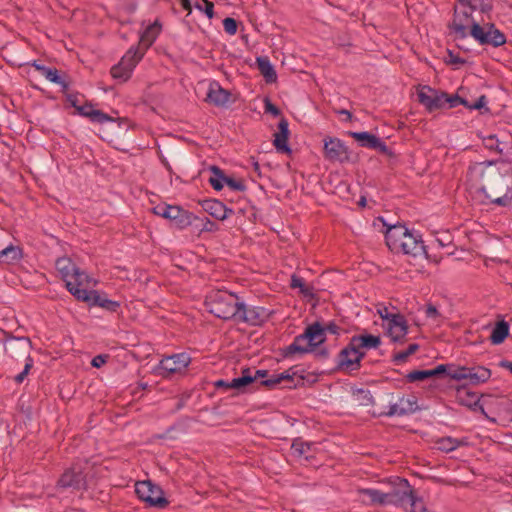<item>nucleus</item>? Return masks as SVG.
<instances>
[{
    "mask_svg": "<svg viewBox=\"0 0 512 512\" xmlns=\"http://www.w3.org/2000/svg\"><path fill=\"white\" fill-rule=\"evenodd\" d=\"M467 182L482 204L512 205V169L497 161L475 162L468 167Z\"/></svg>",
    "mask_w": 512,
    "mask_h": 512,
    "instance_id": "obj_1",
    "label": "nucleus"
},
{
    "mask_svg": "<svg viewBox=\"0 0 512 512\" xmlns=\"http://www.w3.org/2000/svg\"><path fill=\"white\" fill-rule=\"evenodd\" d=\"M5 352L11 359H24L25 365L21 373L14 377L17 384H21L28 376L34 361L30 356L32 343L29 337H16L10 332H4Z\"/></svg>",
    "mask_w": 512,
    "mask_h": 512,
    "instance_id": "obj_2",
    "label": "nucleus"
},
{
    "mask_svg": "<svg viewBox=\"0 0 512 512\" xmlns=\"http://www.w3.org/2000/svg\"><path fill=\"white\" fill-rule=\"evenodd\" d=\"M323 344L322 324L318 321L308 325L304 332L294 338V341L283 348L282 355L290 358L295 354H306L315 351V348Z\"/></svg>",
    "mask_w": 512,
    "mask_h": 512,
    "instance_id": "obj_3",
    "label": "nucleus"
},
{
    "mask_svg": "<svg viewBox=\"0 0 512 512\" xmlns=\"http://www.w3.org/2000/svg\"><path fill=\"white\" fill-rule=\"evenodd\" d=\"M206 305L209 312L216 317L235 321L240 301L235 293L218 290L207 297Z\"/></svg>",
    "mask_w": 512,
    "mask_h": 512,
    "instance_id": "obj_4",
    "label": "nucleus"
},
{
    "mask_svg": "<svg viewBox=\"0 0 512 512\" xmlns=\"http://www.w3.org/2000/svg\"><path fill=\"white\" fill-rule=\"evenodd\" d=\"M386 505L393 504L408 510V506H420V512H426L421 499H419L408 480L397 477L391 489L386 492Z\"/></svg>",
    "mask_w": 512,
    "mask_h": 512,
    "instance_id": "obj_5",
    "label": "nucleus"
},
{
    "mask_svg": "<svg viewBox=\"0 0 512 512\" xmlns=\"http://www.w3.org/2000/svg\"><path fill=\"white\" fill-rule=\"evenodd\" d=\"M469 34L480 45L500 47L507 41L505 34L496 28L492 22L481 25L476 20H472Z\"/></svg>",
    "mask_w": 512,
    "mask_h": 512,
    "instance_id": "obj_6",
    "label": "nucleus"
},
{
    "mask_svg": "<svg viewBox=\"0 0 512 512\" xmlns=\"http://www.w3.org/2000/svg\"><path fill=\"white\" fill-rule=\"evenodd\" d=\"M456 400L460 405H463L474 412L479 411L489 421H496L494 418L489 417L485 411V406L494 403V397L492 395L482 394L479 397L475 392L469 391L466 387H459L456 391Z\"/></svg>",
    "mask_w": 512,
    "mask_h": 512,
    "instance_id": "obj_7",
    "label": "nucleus"
},
{
    "mask_svg": "<svg viewBox=\"0 0 512 512\" xmlns=\"http://www.w3.org/2000/svg\"><path fill=\"white\" fill-rule=\"evenodd\" d=\"M190 362L191 357L186 353L173 354L163 358L155 372L163 378H170L175 374H183Z\"/></svg>",
    "mask_w": 512,
    "mask_h": 512,
    "instance_id": "obj_8",
    "label": "nucleus"
},
{
    "mask_svg": "<svg viewBox=\"0 0 512 512\" xmlns=\"http://www.w3.org/2000/svg\"><path fill=\"white\" fill-rule=\"evenodd\" d=\"M143 55L144 52H140L139 48L131 47L122 57L121 61L111 68V76L116 80L126 82L130 79L133 69L142 59Z\"/></svg>",
    "mask_w": 512,
    "mask_h": 512,
    "instance_id": "obj_9",
    "label": "nucleus"
},
{
    "mask_svg": "<svg viewBox=\"0 0 512 512\" xmlns=\"http://www.w3.org/2000/svg\"><path fill=\"white\" fill-rule=\"evenodd\" d=\"M135 492L141 500L148 503L151 507L164 509L169 504L168 500L163 496L161 488L152 484L151 481L137 482Z\"/></svg>",
    "mask_w": 512,
    "mask_h": 512,
    "instance_id": "obj_10",
    "label": "nucleus"
},
{
    "mask_svg": "<svg viewBox=\"0 0 512 512\" xmlns=\"http://www.w3.org/2000/svg\"><path fill=\"white\" fill-rule=\"evenodd\" d=\"M305 377L300 373L297 366L291 367L287 371L279 374H273L269 379L261 382V384L268 389H273L282 383L283 388L293 389L304 385Z\"/></svg>",
    "mask_w": 512,
    "mask_h": 512,
    "instance_id": "obj_11",
    "label": "nucleus"
},
{
    "mask_svg": "<svg viewBox=\"0 0 512 512\" xmlns=\"http://www.w3.org/2000/svg\"><path fill=\"white\" fill-rule=\"evenodd\" d=\"M235 321L251 326H261L270 318V311L262 306H247L240 302Z\"/></svg>",
    "mask_w": 512,
    "mask_h": 512,
    "instance_id": "obj_12",
    "label": "nucleus"
},
{
    "mask_svg": "<svg viewBox=\"0 0 512 512\" xmlns=\"http://www.w3.org/2000/svg\"><path fill=\"white\" fill-rule=\"evenodd\" d=\"M490 377V369L484 366H457L453 373H451V379L456 381L468 380L472 385L485 383Z\"/></svg>",
    "mask_w": 512,
    "mask_h": 512,
    "instance_id": "obj_13",
    "label": "nucleus"
},
{
    "mask_svg": "<svg viewBox=\"0 0 512 512\" xmlns=\"http://www.w3.org/2000/svg\"><path fill=\"white\" fill-rule=\"evenodd\" d=\"M490 377V369L484 366H457L453 373H451V379L456 381L468 380L472 385L485 383Z\"/></svg>",
    "mask_w": 512,
    "mask_h": 512,
    "instance_id": "obj_14",
    "label": "nucleus"
},
{
    "mask_svg": "<svg viewBox=\"0 0 512 512\" xmlns=\"http://www.w3.org/2000/svg\"><path fill=\"white\" fill-rule=\"evenodd\" d=\"M365 351L362 348L353 347L349 342L337 355V368L339 370L350 369L359 370L361 360L365 357Z\"/></svg>",
    "mask_w": 512,
    "mask_h": 512,
    "instance_id": "obj_15",
    "label": "nucleus"
},
{
    "mask_svg": "<svg viewBox=\"0 0 512 512\" xmlns=\"http://www.w3.org/2000/svg\"><path fill=\"white\" fill-rule=\"evenodd\" d=\"M447 93L434 89L428 85L420 86L417 91L418 101L425 106L429 112L442 109L446 105Z\"/></svg>",
    "mask_w": 512,
    "mask_h": 512,
    "instance_id": "obj_16",
    "label": "nucleus"
},
{
    "mask_svg": "<svg viewBox=\"0 0 512 512\" xmlns=\"http://www.w3.org/2000/svg\"><path fill=\"white\" fill-rule=\"evenodd\" d=\"M209 170L212 173V176L209 178V183L214 190H222L224 184H226L232 191L244 192L246 190V185L242 179H235L227 176L220 167L211 165Z\"/></svg>",
    "mask_w": 512,
    "mask_h": 512,
    "instance_id": "obj_17",
    "label": "nucleus"
},
{
    "mask_svg": "<svg viewBox=\"0 0 512 512\" xmlns=\"http://www.w3.org/2000/svg\"><path fill=\"white\" fill-rule=\"evenodd\" d=\"M77 300L86 302L89 306H98L109 312H117L120 308L118 301L110 300L105 293L97 290H76Z\"/></svg>",
    "mask_w": 512,
    "mask_h": 512,
    "instance_id": "obj_18",
    "label": "nucleus"
},
{
    "mask_svg": "<svg viewBox=\"0 0 512 512\" xmlns=\"http://www.w3.org/2000/svg\"><path fill=\"white\" fill-rule=\"evenodd\" d=\"M421 410L417 403V397L414 395H410L408 397L399 398L398 402L391 403L387 407V410L380 411L378 416H405L413 414L417 411Z\"/></svg>",
    "mask_w": 512,
    "mask_h": 512,
    "instance_id": "obj_19",
    "label": "nucleus"
},
{
    "mask_svg": "<svg viewBox=\"0 0 512 512\" xmlns=\"http://www.w3.org/2000/svg\"><path fill=\"white\" fill-rule=\"evenodd\" d=\"M472 12L468 8H464L461 12L455 8L453 20L448 24L450 35H453L454 40H463L467 37V28L470 27L472 20H474L471 17Z\"/></svg>",
    "mask_w": 512,
    "mask_h": 512,
    "instance_id": "obj_20",
    "label": "nucleus"
},
{
    "mask_svg": "<svg viewBox=\"0 0 512 512\" xmlns=\"http://www.w3.org/2000/svg\"><path fill=\"white\" fill-rule=\"evenodd\" d=\"M323 142V153L327 160L341 163L350 160L348 148L339 138L327 136L323 139Z\"/></svg>",
    "mask_w": 512,
    "mask_h": 512,
    "instance_id": "obj_21",
    "label": "nucleus"
},
{
    "mask_svg": "<svg viewBox=\"0 0 512 512\" xmlns=\"http://www.w3.org/2000/svg\"><path fill=\"white\" fill-rule=\"evenodd\" d=\"M58 484L62 488H73L76 490L86 488V476L83 472L82 465L76 463L65 470L58 480Z\"/></svg>",
    "mask_w": 512,
    "mask_h": 512,
    "instance_id": "obj_22",
    "label": "nucleus"
},
{
    "mask_svg": "<svg viewBox=\"0 0 512 512\" xmlns=\"http://www.w3.org/2000/svg\"><path fill=\"white\" fill-rule=\"evenodd\" d=\"M408 323L404 315L397 313L392 314L391 319L387 323V332L394 343H404L405 337L408 334Z\"/></svg>",
    "mask_w": 512,
    "mask_h": 512,
    "instance_id": "obj_23",
    "label": "nucleus"
},
{
    "mask_svg": "<svg viewBox=\"0 0 512 512\" xmlns=\"http://www.w3.org/2000/svg\"><path fill=\"white\" fill-rule=\"evenodd\" d=\"M394 253H403L414 257L426 254V247L421 236H416L409 231L402 242L395 249Z\"/></svg>",
    "mask_w": 512,
    "mask_h": 512,
    "instance_id": "obj_24",
    "label": "nucleus"
},
{
    "mask_svg": "<svg viewBox=\"0 0 512 512\" xmlns=\"http://www.w3.org/2000/svg\"><path fill=\"white\" fill-rule=\"evenodd\" d=\"M290 136L289 123L285 117H281L278 123V132L274 134L273 145L277 152L288 154L292 153L290 146L288 145V139Z\"/></svg>",
    "mask_w": 512,
    "mask_h": 512,
    "instance_id": "obj_25",
    "label": "nucleus"
},
{
    "mask_svg": "<svg viewBox=\"0 0 512 512\" xmlns=\"http://www.w3.org/2000/svg\"><path fill=\"white\" fill-rule=\"evenodd\" d=\"M95 284L96 283L93 282V279L88 276L85 271L77 267L76 271H74L72 279L68 281L66 287L68 291L77 299L78 294L76 293V290H89V288H91V286H95Z\"/></svg>",
    "mask_w": 512,
    "mask_h": 512,
    "instance_id": "obj_26",
    "label": "nucleus"
},
{
    "mask_svg": "<svg viewBox=\"0 0 512 512\" xmlns=\"http://www.w3.org/2000/svg\"><path fill=\"white\" fill-rule=\"evenodd\" d=\"M384 225L387 226V230L385 232L386 244L389 249L394 252L402 242V239H404V236L409 233V230L399 222L393 225H387L384 223Z\"/></svg>",
    "mask_w": 512,
    "mask_h": 512,
    "instance_id": "obj_27",
    "label": "nucleus"
},
{
    "mask_svg": "<svg viewBox=\"0 0 512 512\" xmlns=\"http://www.w3.org/2000/svg\"><path fill=\"white\" fill-rule=\"evenodd\" d=\"M77 114L89 118L94 123L103 124L105 122H115L117 119L111 117L110 115L104 113L101 110H97L93 108V105L90 102H85L83 105H79L76 110ZM118 120H121L118 118Z\"/></svg>",
    "mask_w": 512,
    "mask_h": 512,
    "instance_id": "obj_28",
    "label": "nucleus"
},
{
    "mask_svg": "<svg viewBox=\"0 0 512 512\" xmlns=\"http://www.w3.org/2000/svg\"><path fill=\"white\" fill-rule=\"evenodd\" d=\"M483 144L485 148L491 151H496L506 160L512 158V142H502L495 134H491L483 137Z\"/></svg>",
    "mask_w": 512,
    "mask_h": 512,
    "instance_id": "obj_29",
    "label": "nucleus"
},
{
    "mask_svg": "<svg viewBox=\"0 0 512 512\" xmlns=\"http://www.w3.org/2000/svg\"><path fill=\"white\" fill-rule=\"evenodd\" d=\"M203 210L217 220H224L229 214L233 213L232 209H228L221 201L216 199H205L200 202Z\"/></svg>",
    "mask_w": 512,
    "mask_h": 512,
    "instance_id": "obj_30",
    "label": "nucleus"
},
{
    "mask_svg": "<svg viewBox=\"0 0 512 512\" xmlns=\"http://www.w3.org/2000/svg\"><path fill=\"white\" fill-rule=\"evenodd\" d=\"M230 98V91L222 88L216 81L210 83L206 98L209 103L215 106H225L230 101Z\"/></svg>",
    "mask_w": 512,
    "mask_h": 512,
    "instance_id": "obj_31",
    "label": "nucleus"
},
{
    "mask_svg": "<svg viewBox=\"0 0 512 512\" xmlns=\"http://www.w3.org/2000/svg\"><path fill=\"white\" fill-rule=\"evenodd\" d=\"M349 342L352 343L353 347L362 349H376L381 344V338L380 336L365 333L352 336Z\"/></svg>",
    "mask_w": 512,
    "mask_h": 512,
    "instance_id": "obj_32",
    "label": "nucleus"
},
{
    "mask_svg": "<svg viewBox=\"0 0 512 512\" xmlns=\"http://www.w3.org/2000/svg\"><path fill=\"white\" fill-rule=\"evenodd\" d=\"M162 25L158 20L149 25L141 34L139 44L144 48L145 52L155 42L156 38L161 32Z\"/></svg>",
    "mask_w": 512,
    "mask_h": 512,
    "instance_id": "obj_33",
    "label": "nucleus"
},
{
    "mask_svg": "<svg viewBox=\"0 0 512 512\" xmlns=\"http://www.w3.org/2000/svg\"><path fill=\"white\" fill-rule=\"evenodd\" d=\"M257 68L261 75L264 77L266 83H275L277 80V73L266 56H260L256 59Z\"/></svg>",
    "mask_w": 512,
    "mask_h": 512,
    "instance_id": "obj_34",
    "label": "nucleus"
},
{
    "mask_svg": "<svg viewBox=\"0 0 512 512\" xmlns=\"http://www.w3.org/2000/svg\"><path fill=\"white\" fill-rule=\"evenodd\" d=\"M290 287L293 289L299 288L301 295L308 300L317 299L313 286L307 285L305 280L296 274L291 275Z\"/></svg>",
    "mask_w": 512,
    "mask_h": 512,
    "instance_id": "obj_35",
    "label": "nucleus"
},
{
    "mask_svg": "<svg viewBox=\"0 0 512 512\" xmlns=\"http://www.w3.org/2000/svg\"><path fill=\"white\" fill-rule=\"evenodd\" d=\"M56 268L61 275V278L68 284V281L72 279L74 271H76L77 266L71 261L69 258H59L56 261Z\"/></svg>",
    "mask_w": 512,
    "mask_h": 512,
    "instance_id": "obj_36",
    "label": "nucleus"
},
{
    "mask_svg": "<svg viewBox=\"0 0 512 512\" xmlns=\"http://www.w3.org/2000/svg\"><path fill=\"white\" fill-rule=\"evenodd\" d=\"M437 448L443 452H451L461 446L468 445L466 438L442 437L436 441Z\"/></svg>",
    "mask_w": 512,
    "mask_h": 512,
    "instance_id": "obj_37",
    "label": "nucleus"
},
{
    "mask_svg": "<svg viewBox=\"0 0 512 512\" xmlns=\"http://www.w3.org/2000/svg\"><path fill=\"white\" fill-rule=\"evenodd\" d=\"M509 335V325L506 321L501 320L496 323L494 326L491 335L490 341L494 345H499L505 341V339Z\"/></svg>",
    "mask_w": 512,
    "mask_h": 512,
    "instance_id": "obj_38",
    "label": "nucleus"
},
{
    "mask_svg": "<svg viewBox=\"0 0 512 512\" xmlns=\"http://www.w3.org/2000/svg\"><path fill=\"white\" fill-rule=\"evenodd\" d=\"M22 258V249L18 246L9 245L0 250V263L10 264Z\"/></svg>",
    "mask_w": 512,
    "mask_h": 512,
    "instance_id": "obj_39",
    "label": "nucleus"
},
{
    "mask_svg": "<svg viewBox=\"0 0 512 512\" xmlns=\"http://www.w3.org/2000/svg\"><path fill=\"white\" fill-rule=\"evenodd\" d=\"M254 383V378H252V369L245 368L242 370L241 376L234 378L230 381V388L238 391H244L245 388Z\"/></svg>",
    "mask_w": 512,
    "mask_h": 512,
    "instance_id": "obj_40",
    "label": "nucleus"
},
{
    "mask_svg": "<svg viewBox=\"0 0 512 512\" xmlns=\"http://www.w3.org/2000/svg\"><path fill=\"white\" fill-rule=\"evenodd\" d=\"M32 67H34L35 70L40 72L51 83H61L60 77L62 76V72H60L56 68L39 64L37 61H34L32 63Z\"/></svg>",
    "mask_w": 512,
    "mask_h": 512,
    "instance_id": "obj_41",
    "label": "nucleus"
},
{
    "mask_svg": "<svg viewBox=\"0 0 512 512\" xmlns=\"http://www.w3.org/2000/svg\"><path fill=\"white\" fill-rule=\"evenodd\" d=\"M348 135L356 140L361 147L372 149L378 139L377 136L369 132H352L349 131Z\"/></svg>",
    "mask_w": 512,
    "mask_h": 512,
    "instance_id": "obj_42",
    "label": "nucleus"
},
{
    "mask_svg": "<svg viewBox=\"0 0 512 512\" xmlns=\"http://www.w3.org/2000/svg\"><path fill=\"white\" fill-rule=\"evenodd\" d=\"M196 220H199V217L182 208L179 215L171 223L178 229H184L193 225Z\"/></svg>",
    "mask_w": 512,
    "mask_h": 512,
    "instance_id": "obj_43",
    "label": "nucleus"
},
{
    "mask_svg": "<svg viewBox=\"0 0 512 512\" xmlns=\"http://www.w3.org/2000/svg\"><path fill=\"white\" fill-rule=\"evenodd\" d=\"M420 346L416 343H412L404 351L397 352L393 355L392 362L396 365L405 363L409 356L413 355L419 350Z\"/></svg>",
    "mask_w": 512,
    "mask_h": 512,
    "instance_id": "obj_44",
    "label": "nucleus"
},
{
    "mask_svg": "<svg viewBox=\"0 0 512 512\" xmlns=\"http://www.w3.org/2000/svg\"><path fill=\"white\" fill-rule=\"evenodd\" d=\"M311 446H312V443L304 442V441H302L301 438H295L293 440L291 449L296 456H298V457L305 456L306 458H308L307 453L310 451Z\"/></svg>",
    "mask_w": 512,
    "mask_h": 512,
    "instance_id": "obj_45",
    "label": "nucleus"
},
{
    "mask_svg": "<svg viewBox=\"0 0 512 512\" xmlns=\"http://www.w3.org/2000/svg\"><path fill=\"white\" fill-rule=\"evenodd\" d=\"M494 402H497L499 413L506 420L512 421V400L503 397L499 400L494 398Z\"/></svg>",
    "mask_w": 512,
    "mask_h": 512,
    "instance_id": "obj_46",
    "label": "nucleus"
},
{
    "mask_svg": "<svg viewBox=\"0 0 512 512\" xmlns=\"http://www.w3.org/2000/svg\"><path fill=\"white\" fill-rule=\"evenodd\" d=\"M360 493L367 495L372 504L386 505V492L384 493L377 489H362Z\"/></svg>",
    "mask_w": 512,
    "mask_h": 512,
    "instance_id": "obj_47",
    "label": "nucleus"
},
{
    "mask_svg": "<svg viewBox=\"0 0 512 512\" xmlns=\"http://www.w3.org/2000/svg\"><path fill=\"white\" fill-rule=\"evenodd\" d=\"M470 11L479 10L483 14H488L493 10L492 0H472Z\"/></svg>",
    "mask_w": 512,
    "mask_h": 512,
    "instance_id": "obj_48",
    "label": "nucleus"
},
{
    "mask_svg": "<svg viewBox=\"0 0 512 512\" xmlns=\"http://www.w3.org/2000/svg\"><path fill=\"white\" fill-rule=\"evenodd\" d=\"M457 366L454 364H440L433 369H429L430 378L437 377L441 375H447L451 378V373L455 370Z\"/></svg>",
    "mask_w": 512,
    "mask_h": 512,
    "instance_id": "obj_49",
    "label": "nucleus"
},
{
    "mask_svg": "<svg viewBox=\"0 0 512 512\" xmlns=\"http://www.w3.org/2000/svg\"><path fill=\"white\" fill-rule=\"evenodd\" d=\"M430 378L429 370H413L406 375V380L409 383L424 381Z\"/></svg>",
    "mask_w": 512,
    "mask_h": 512,
    "instance_id": "obj_50",
    "label": "nucleus"
},
{
    "mask_svg": "<svg viewBox=\"0 0 512 512\" xmlns=\"http://www.w3.org/2000/svg\"><path fill=\"white\" fill-rule=\"evenodd\" d=\"M445 100H446V104H448L449 108H454L457 105H463V106H465L467 108L468 107V103H469L466 99L460 97L457 94L449 95L447 93V96H446Z\"/></svg>",
    "mask_w": 512,
    "mask_h": 512,
    "instance_id": "obj_51",
    "label": "nucleus"
},
{
    "mask_svg": "<svg viewBox=\"0 0 512 512\" xmlns=\"http://www.w3.org/2000/svg\"><path fill=\"white\" fill-rule=\"evenodd\" d=\"M224 31L229 35H234L237 32L238 23L234 18L226 17L223 20Z\"/></svg>",
    "mask_w": 512,
    "mask_h": 512,
    "instance_id": "obj_52",
    "label": "nucleus"
},
{
    "mask_svg": "<svg viewBox=\"0 0 512 512\" xmlns=\"http://www.w3.org/2000/svg\"><path fill=\"white\" fill-rule=\"evenodd\" d=\"M264 110L265 113L272 114L275 117H278L281 115V110L274 105L269 98L264 99Z\"/></svg>",
    "mask_w": 512,
    "mask_h": 512,
    "instance_id": "obj_53",
    "label": "nucleus"
},
{
    "mask_svg": "<svg viewBox=\"0 0 512 512\" xmlns=\"http://www.w3.org/2000/svg\"><path fill=\"white\" fill-rule=\"evenodd\" d=\"M487 103V98L485 95H481L476 102L473 104L468 103V109L469 110H481L482 108L485 109L484 112H489V108L485 107Z\"/></svg>",
    "mask_w": 512,
    "mask_h": 512,
    "instance_id": "obj_54",
    "label": "nucleus"
},
{
    "mask_svg": "<svg viewBox=\"0 0 512 512\" xmlns=\"http://www.w3.org/2000/svg\"><path fill=\"white\" fill-rule=\"evenodd\" d=\"M425 315L427 318L433 319V320H439L441 318V313L438 311L435 305L432 303H428L425 306Z\"/></svg>",
    "mask_w": 512,
    "mask_h": 512,
    "instance_id": "obj_55",
    "label": "nucleus"
},
{
    "mask_svg": "<svg viewBox=\"0 0 512 512\" xmlns=\"http://www.w3.org/2000/svg\"><path fill=\"white\" fill-rule=\"evenodd\" d=\"M312 352L314 353L315 358L320 359V360L328 359L331 354L330 350L326 346H323V344L316 347L315 351H312Z\"/></svg>",
    "mask_w": 512,
    "mask_h": 512,
    "instance_id": "obj_56",
    "label": "nucleus"
},
{
    "mask_svg": "<svg viewBox=\"0 0 512 512\" xmlns=\"http://www.w3.org/2000/svg\"><path fill=\"white\" fill-rule=\"evenodd\" d=\"M372 149L377 150L381 154H384V155H387L390 157L393 156L392 151L388 148L386 143L384 141H382L379 137L375 143V146Z\"/></svg>",
    "mask_w": 512,
    "mask_h": 512,
    "instance_id": "obj_57",
    "label": "nucleus"
},
{
    "mask_svg": "<svg viewBox=\"0 0 512 512\" xmlns=\"http://www.w3.org/2000/svg\"><path fill=\"white\" fill-rule=\"evenodd\" d=\"M323 329V344L326 341V333L329 332L331 334H339L340 327L335 322H329L326 326L322 325Z\"/></svg>",
    "mask_w": 512,
    "mask_h": 512,
    "instance_id": "obj_58",
    "label": "nucleus"
},
{
    "mask_svg": "<svg viewBox=\"0 0 512 512\" xmlns=\"http://www.w3.org/2000/svg\"><path fill=\"white\" fill-rule=\"evenodd\" d=\"M169 207L170 205L168 204H159L153 208V213L157 216H161L167 219L169 214Z\"/></svg>",
    "mask_w": 512,
    "mask_h": 512,
    "instance_id": "obj_59",
    "label": "nucleus"
},
{
    "mask_svg": "<svg viewBox=\"0 0 512 512\" xmlns=\"http://www.w3.org/2000/svg\"><path fill=\"white\" fill-rule=\"evenodd\" d=\"M447 54H448V57H449V60L446 61L447 64H450V65H463L466 63V60L459 57L458 55L454 54V52L452 50H447Z\"/></svg>",
    "mask_w": 512,
    "mask_h": 512,
    "instance_id": "obj_60",
    "label": "nucleus"
},
{
    "mask_svg": "<svg viewBox=\"0 0 512 512\" xmlns=\"http://www.w3.org/2000/svg\"><path fill=\"white\" fill-rule=\"evenodd\" d=\"M60 81H61V83H56V84L61 86L62 92L67 96V94H69L68 90H69V86H70L69 76L65 72H62Z\"/></svg>",
    "mask_w": 512,
    "mask_h": 512,
    "instance_id": "obj_61",
    "label": "nucleus"
},
{
    "mask_svg": "<svg viewBox=\"0 0 512 512\" xmlns=\"http://www.w3.org/2000/svg\"><path fill=\"white\" fill-rule=\"evenodd\" d=\"M270 377L271 376H269L268 370H255L254 372L252 371V378H254V382L257 381L258 379H261V381H260L261 386H263L261 384V382L266 379H269Z\"/></svg>",
    "mask_w": 512,
    "mask_h": 512,
    "instance_id": "obj_62",
    "label": "nucleus"
},
{
    "mask_svg": "<svg viewBox=\"0 0 512 512\" xmlns=\"http://www.w3.org/2000/svg\"><path fill=\"white\" fill-rule=\"evenodd\" d=\"M202 2L205 5V7H203L202 12H204L209 19H212L214 17V4H213V2H211L209 0H202Z\"/></svg>",
    "mask_w": 512,
    "mask_h": 512,
    "instance_id": "obj_63",
    "label": "nucleus"
},
{
    "mask_svg": "<svg viewBox=\"0 0 512 512\" xmlns=\"http://www.w3.org/2000/svg\"><path fill=\"white\" fill-rule=\"evenodd\" d=\"M107 359H108V355H102V354L97 355L92 359L91 365L95 368H100L107 362Z\"/></svg>",
    "mask_w": 512,
    "mask_h": 512,
    "instance_id": "obj_64",
    "label": "nucleus"
}]
</instances>
